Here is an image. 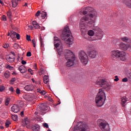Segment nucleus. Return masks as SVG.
<instances>
[{"label":"nucleus","instance_id":"nucleus-1","mask_svg":"<svg viewBox=\"0 0 131 131\" xmlns=\"http://www.w3.org/2000/svg\"><path fill=\"white\" fill-rule=\"evenodd\" d=\"M80 14L82 15H86L81 18L79 23L80 28L82 30H85L87 28L86 24L89 27H92V26L95 23V20L98 16V13L96 10L91 7H86L82 9L80 11ZM86 14H88L86 15Z\"/></svg>","mask_w":131,"mask_h":131},{"label":"nucleus","instance_id":"nucleus-2","mask_svg":"<svg viewBox=\"0 0 131 131\" xmlns=\"http://www.w3.org/2000/svg\"><path fill=\"white\" fill-rule=\"evenodd\" d=\"M93 30H89L88 33L89 36H94V35H95V37L93 39L88 37L87 38L88 40H90L91 41L94 40H101V39L103 38L104 35V32H103V30L98 27L94 28Z\"/></svg>","mask_w":131,"mask_h":131},{"label":"nucleus","instance_id":"nucleus-3","mask_svg":"<svg viewBox=\"0 0 131 131\" xmlns=\"http://www.w3.org/2000/svg\"><path fill=\"white\" fill-rule=\"evenodd\" d=\"M61 39H62V40H66V43L68 46H69V47L73 43V36H72V34H71L70 30H69V27L68 26L65 27L62 31Z\"/></svg>","mask_w":131,"mask_h":131},{"label":"nucleus","instance_id":"nucleus-4","mask_svg":"<svg viewBox=\"0 0 131 131\" xmlns=\"http://www.w3.org/2000/svg\"><path fill=\"white\" fill-rule=\"evenodd\" d=\"M64 57L66 60H68L66 64L67 67H71V66H73V65L77 63V60L76 57H75V55H74L73 52L69 50H65Z\"/></svg>","mask_w":131,"mask_h":131},{"label":"nucleus","instance_id":"nucleus-5","mask_svg":"<svg viewBox=\"0 0 131 131\" xmlns=\"http://www.w3.org/2000/svg\"><path fill=\"white\" fill-rule=\"evenodd\" d=\"M106 100V95L103 89H99L95 98V102L97 107H102L104 105V101Z\"/></svg>","mask_w":131,"mask_h":131},{"label":"nucleus","instance_id":"nucleus-6","mask_svg":"<svg viewBox=\"0 0 131 131\" xmlns=\"http://www.w3.org/2000/svg\"><path fill=\"white\" fill-rule=\"evenodd\" d=\"M111 58H116L121 61H125L126 60V54L124 52L119 50H114L111 52Z\"/></svg>","mask_w":131,"mask_h":131},{"label":"nucleus","instance_id":"nucleus-7","mask_svg":"<svg viewBox=\"0 0 131 131\" xmlns=\"http://www.w3.org/2000/svg\"><path fill=\"white\" fill-rule=\"evenodd\" d=\"M95 83L97 85L103 88V89H105L106 91H110V90H111V87L112 86L111 85V83H108L104 79L96 81Z\"/></svg>","mask_w":131,"mask_h":131},{"label":"nucleus","instance_id":"nucleus-8","mask_svg":"<svg viewBox=\"0 0 131 131\" xmlns=\"http://www.w3.org/2000/svg\"><path fill=\"white\" fill-rule=\"evenodd\" d=\"M97 124L101 130L102 131H110V127L108 122L104 120H98Z\"/></svg>","mask_w":131,"mask_h":131},{"label":"nucleus","instance_id":"nucleus-9","mask_svg":"<svg viewBox=\"0 0 131 131\" xmlns=\"http://www.w3.org/2000/svg\"><path fill=\"white\" fill-rule=\"evenodd\" d=\"M54 46L55 48H57V53L58 55H62V53L63 52L62 43L61 42V40L57 37H54ZM59 47L60 48H58Z\"/></svg>","mask_w":131,"mask_h":131},{"label":"nucleus","instance_id":"nucleus-10","mask_svg":"<svg viewBox=\"0 0 131 131\" xmlns=\"http://www.w3.org/2000/svg\"><path fill=\"white\" fill-rule=\"evenodd\" d=\"M79 58L83 65H86V64H88L89 57H88V55L85 52H84V51H81L79 52Z\"/></svg>","mask_w":131,"mask_h":131},{"label":"nucleus","instance_id":"nucleus-11","mask_svg":"<svg viewBox=\"0 0 131 131\" xmlns=\"http://www.w3.org/2000/svg\"><path fill=\"white\" fill-rule=\"evenodd\" d=\"M37 110L38 112H35V115H37L38 113L42 115V114L45 113V111H46V110H48V106H47L46 103H42L38 106Z\"/></svg>","mask_w":131,"mask_h":131},{"label":"nucleus","instance_id":"nucleus-12","mask_svg":"<svg viewBox=\"0 0 131 131\" xmlns=\"http://www.w3.org/2000/svg\"><path fill=\"white\" fill-rule=\"evenodd\" d=\"M119 48L120 50H122V51H127V49L130 48V45L129 44H125L123 42H121L119 45Z\"/></svg>","mask_w":131,"mask_h":131},{"label":"nucleus","instance_id":"nucleus-13","mask_svg":"<svg viewBox=\"0 0 131 131\" xmlns=\"http://www.w3.org/2000/svg\"><path fill=\"white\" fill-rule=\"evenodd\" d=\"M90 128V127L85 124H81L79 126V130H75V131H86Z\"/></svg>","mask_w":131,"mask_h":131},{"label":"nucleus","instance_id":"nucleus-14","mask_svg":"<svg viewBox=\"0 0 131 131\" xmlns=\"http://www.w3.org/2000/svg\"><path fill=\"white\" fill-rule=\"evenodd\" d=\"M97 51L95 50H92L88 52L89 56L90 58L92 59H94V58H96L97 56Z\"/></svg>","mask_w":131,"mask_h":131},{"label":"nucleus","instance_id":"nucleus-15","mask_svg":"<svg viewBox=\"0 0 131 131\" xmlns=\"http://www.w3.org/2000/svg\"><path fill=\"white\" fill-rule=\"evenodd\" d=\"M11 111L14 112V113H18L20 111V106L17 104H14L11 107Z\"/></svg>","mask_w":131,"mask_h":131},{"label":"nucleus","instance_id":"nucleus-16","mask_svg":"<svg viewBox=\"0 0 131 131\" xmlns=\"http://www.w3.org/2000/svg\"><path fill=\"white\" fill-rule=\"evenodd\" d=\"M25 90L26 91H27L28 92H31L32 91H34V86L32 84L27 85L25 87Z\"/></svg>","mask_w":131,"mask_h":131},{"label":"nucleus","instance_id":"nucleus-17","mask_svg":"<svg viewBox=\"0 0 131 131\" xmlns=\"http://www.w3.org/2000/svg\"><path fill=\"white\" fill-rule=\"evenodd\" d=\"M6 60L9 63H13L15 61V57L12 55H9L6 56Z\"/></svg>","mask_w":131,"mask_h":131},{"label":"nucleus","instance_id":"nucleus-18","mask_svg":"<svg viewBox=\"0 0 131 131\" xmlns=\"http://www.w3.org/2000/svg\"><path fill=\"white\" fill-rule=\"evenodd\" d=\"M29 123H30V121L28 118H26L24 120H23V124L24 125H26V127L28 128L29 127Z\"/></svg>","mask_w":131,"mask_h":131},{"label":"nucleus","instance_id":"nucleus-19","mask_svg":"<svg viewBox=\"0 0 131 131\" xmlns=\"http://www.w3.org/2000/svg\"><path fill=\"white\" fill-rule=\"evenodd\" d=\"M128 101V98L125 97H123L121 98V105L123 107H125V103L126 102Z\"/></svg>","mask_w":131,"mask_h":131},{"label":"nucleus","instance_id":"nucleus-20","mask_svg":"<svg viewBox=\"0 0 131 131\" xmlns=\"http://www.w3.org/2000/svg\"><path fill=\"white\" fill-rule=\"evenodd\" d=\"M18 70L21 73H25L27 71V69L23 66H21L18 68Z\"/></svg>","mask_w":131,"mask_h":131},{"label":"nucleus","instance_id":"nucleus-21","mask_svg":"<svg viewBox=\"0 0 131 131\" xmlns=\"http://www.w3.org/2000/svg\"><path fill=\"white\" fill-rule=\"evenodd\" d=\"M32 25L35 29H38L40 28V26H39L38 23H37V22H36V21H33Z\"/></svg>","mask_w":131,"mask_h":131},{"label":"nucleus","instance_id":"nucleus-22","mask_svg":"<svg viewBox=\"0 0 131 131\" xmlns=\"http://www.w3.org/2000/svg\"><path fill=\"white\" fill-rule=\"evenodd\" d=\"M32 128L33 131H39L40 127L39 125L35 124L32 126Z\"/></svg>","mask_w":131,"mask_h":131},{"label":"nucleus","instance_id":"nucleus-23","mask_svg":"<svg viewBox=\"0 0 131 131\" xmlns=\"http://www.w3.org/2000/svg\"><path fill=\"white\" fill-rule=\"evenodd\" d=\"M121 40L125 42H130V39L128 37H122L121 38Z\"/></svg>","mask_w":131,"mask_h":131},{"label":"nucleus","instance_id":"nucleus-24","mask_svg":"<svg viewBox=\"0 0 131 131\" xmlns=\"http://www.w3.org/2000/svg\"><path fill=\"white\" fill-rule=\"evenodd\" d=\"M21 0H12V4L13 8H16L18 5V2H20Z\"/></svg>","mask_w":131,"mask_h":131},{"label":"nucleus","instance_id":"nucleus-25","mask_svg":"<svg viewBox=\"0 0 131 131\" xmlns=\"http://www.w3.org/2000/svg\"><path fill=\"white\" fill-rule=\"evenodd\" d=\"M17 33L13 31H10V33H8V36H10L11 38H14Z\"/></svg>","mask_w":131,"mask_h":131},{"label":"nucleus","instance_id":"nucleus-26","mask_svg":"<svg viewBox=\"0 0 131 131\" xmlns=\"http://www.w3.org/2000/svg\"><path fill=\"white\" fill-rule=\"evenodd\" d=\"M43 80L44 83H45L46 84H48V83H49V76L45 75L43 77Z\"/></svg>","mask_w":131,"mask_h":131},{"label":"nucleus","instance_id":"nucleus-27","mask_svg":"<svg viewBox=\"0 0 131 131\" xmlns=\"http://www.w3.org/2000/svg\"><path fill=\"white\" fill-rule=\"evenodd\" d=\"M41 17L42 19H46V18H48V14L46 12L42 11L41 13Z\"/></svg>","mask_w":131,"mask_h":131},{"label":"nucleus","instance_id":"nucleus-28","mask_svg":"<svg viewBox=\"0 0 131 131\" xmlns=\"http://www.w3.org/2000/svg\"><path fill=\"white\" fill-rule=\"evenodd\" d=\"M39 41L40 43V47L43 48L45 47V44H43V38L41 36L39 37Z\"/></svg>","mask_w":131,"mask_h":131},{"label":"nucleus","instance_id":"nucleus-29","mask_svg":"<svg viewBox=\"0 0 131 131\" xmlns=\"http://www.w3.org/2000/svg\"><path fill=\"white\" fill-rule=\"evenodd\" d=\"M37 93H39L41 95H46L47 94V92L45 91H42L40 90V89H37Z\"/></svg>","mask_w":131,"mask_h":131},{"label":"nucleus","instance_id":"nucleus-30","mask_svg":"<svg viewBox=\"0 0 131 131\" xmlns=\"http://www.w3.org/2000/svg\"><path fill=\"white\" fill-rule=\"evenodd\" d=\"M10 101H11V98H7L5 100V105L6 106H8L9 104L10 103Z\"/></svg>","mask_w":131,"mask_h":131},{"label":"nucleus","instance_id":"nucleus-31","mask_svg":"<svg viewBox=\"0 0 131 131\" xmlns=\"http://www.w3.org/2000/svg\"><path fill=\"white\" fill-rule=\"evenodd\" d=\"M4 76H5V77H6V78H9V77H10V72L6 71L4 73Z\"/></svg>","mask_w":131,"mask_h":131},{"label":"nucleus","instance_id":"nucleus-32","mask_svg":"<svg viewBox=\"0 0 131 131\" xmlns=\"http://www.w3.org/2000/svg\"><path fill=\"white\" fill-rule=\"evenodd\" d=\"M12 119L14 121H16V120H17V119H18V116L16 115H13L12 116Z\"/></svg>","mask_w":131,"mask_h":131},{"label":"nucleus","instance_id":"nucleus-33","mask_svg":"<svg viewBox=\"0 0 131 131\" xmlns=\"http://www.w3.org/2000/svg\"><path fill=\"white\" fill-rule=\"evenodd\" d=\"M10 124H11V122L9 120L6 121L5 123L6 127H9V126H10Z\"/></svg>","mask_w":131,"mask_h":131},{"label":"nucleus","instance_id":"nucleus-34","mask_svg":"<svg viewBox=\"0 0 131 131\" xmlns=\"http://www.w3.org/2000/svg\"><path fill=\"white\" fill-rule=\"evenodd\" d=\"M16 80H17V79H16V78H12L10 80L11 84H14V82H15Z\"/></svg>","mask_w":131,"mask_h":131},{"label":"nucleus","instance_id":"nucleus-35","mask_svg":"<svg viewBox=\"0 0 131 131\" xmlns=\"http://www.w3.org/2000/svg\"><path fill=\"white\" fill-rule=\"evenodd\" d=\"M9 91L11 93H14V92H15V90H14V88L12 86L9 88Z\"/></svg>","mask_w":131,"mask_h":131},{"label":"nucleus","instance_id":"nucleus-36","mask_svg":"<svg viewBox=\"0 0 131 131\" xmlns=\"http://www.w3.org/2000/svg\"><path fill=\"white\" fill-rule=\"evenodd\" d=\"M19 47H20V46L19 45H18L17 43H15L14 45V49H15V50H17V49H18Z\"/></svg>","mask_w":131,"mask_h":131},{"label":"nucleus","instance_id":"nucleus-37","mask_svg":"<svg viewBox=\"0 0 131 131\" xmlns=\"http://www.w3.org/2000/svg\"><path fill=\"white\" fill-rule=\"evenodd\" d=\"M16 93L17 95H20V94L21 93V91H20V89H19V88L16 89Z\"/></svg>","mask_w":131,"mask_h":131},{"label":"nucleus","instance_id":"nucleus-38","mask_svg":"<svg viewBox=\"0 0 131 131\" xmlns=\"http://www.w3.org/2000/svg\"><path fill=\"white\" fill-rule=\"evenodd\" d=\"M43 126L44 127H46V128H49V124L47 123H43Z\"/></svg>","mask_w":131,"mask_h":131},{"label":"nucleus","instance_id":"nucleus-39","mask_svg":"<svg viewBox=\"0 0 131 131\" xmlns=\"http://www.w3.org/2000/svg\"><path fill=\"white\" fill-rule=\"evenodd\" d=\"M7 69H9V70H13V67L10 66V65H8L6 67Z\"/></svg>","mask_w":131,"mask_h":131},{"label":"nucleus","instance_id":"nucleus-40","mask_svg":"<svg viewBox=\"0 0 131 131\" xmlns=\"http://www.w3.org/2000/svg\"><path fill=\"white\" fill-rule=\"evenodd\" d=\"M127 6L128 8H130L131 9V0L128 2L127 4Z\"/></svg>","mask_w":131,"mask_h":131},{"label":"nucleus","instance_id":"nucleus-41","mask_svg":"<svg viewBox=\"0 0 131 131\" xmlns=\"http://www.w3.org/2000/svg\"><path fill=\"white\" fill-rule=\"evenodd\" d=\"M128 80L127 79V78H123L122 79V81L123 82H127V81H128Z\"/></svg>","mask_w":131,"mask_h":131},{"label":"nucleus","instance_id":"nucleus-42","mask_svg":"<svg viewBox=\"0 0 131 131\" xmlns=\"http://www.w3.org/2000/svg\"><path fill=\"white\" fill-rule=\"evenodd\" d=\"M3 91H5V86H0V92H3Z\"/></svg>","mask_w":131,"mask_h":131},{"label":"nucleus","instance_id":"nucleus-43","mask_svg":"<svg viewBox=\"0 0 131 131\" xmlns=\"http://www.w3.org/2000/svg\"><path fill=\"white\" fill-rule=\"evenodd\" d=\"M7 16L9 17V18H11L12 16V14L11 13V11H9L7 12Z\"/></svg>","mask_w":131,"mask_h":131},{"label":"nucleus","instance_id":"nucleus-44","mask_svg":"<svg viewBox=\"0 0 131 131\" xmlns=\"http://www.w3.org/2000/svg\"><path fill=\"white\" fill-rule=\"evenodd\" d=\"M32 43L33 45L34 48H35L36 47V42H35V39H33L32 40Z\"/></svg>","mask_w":131,"mask_h":131},{"label":"nucleus","instance_id":"nucleus-45","mask_svg":"<svg viewBox=\"0 0 131 131\" xmlns=\"http://www.w3.org/2000/svg\"><path fill=\"white\" fill-rule=\"evenodd\" d=\"M26 39L27 40H28V41H30V40H31L30 39V36L27 35Z\"/></svg>","mask_w":131,"mask_h":131},{"label":"nucleus","instance_id":"nucleus-46","mask_svg":"<svg viewBox=\"0 0 131 131\" xmlns=\"http://www.w3.org/2000/svg\"><path fill=\"white\" fill-rule=\"evenodd\" d=\"M28 71L31 73L32 75H33V71L31 69H29Z\"/></svg>","mask_w":131,"mask_h":131},{"label":"nucleus","instance_id":"nucleus-47","mask_svg":"<svg viewBox=\"0 0 131 131\" xmlns=\"http://www.w3.org/2000/svg\"><path fill=\"white\" fill-rule=\"evenodd\" d=\"M111 110L113 112H115L116 111V107L114 106L113 107H111Z\"/></svg>","mask_w":131,"mask_h":131},{"label":"nucleus","instance_id":"nucleus-48","mask_svg":"<svg viewBox=\"0 0 131 131\" xmlns=\"http://www.w3.org/2000/svg\"><path fill=\"white\" fill-rule=\"evenodd\" d=\"M3 48H4V49H7V48H9V44L8 43H6L3 46Z\"/></svg>","mask_w":131,"mask_h":131},{"label":"nucleus","instance_id":"nucleus-49","mask_svg":"<svg viewBox=\"0 0 131 131\" xmlns=\"http://www.w3.org/2000/svg\"><path fill=\"white\" fill-rule=\"evenodd\" d=\"M119 80V78H118V77L117 76H115V79H114V81H118Z\"/></svg>","mask_w":131,"mask_h":131},{"label":"nucleus","instance_id":"nucleus-50","mask_svg":"<svg viewBox=\"0 0 131 131\" xmlns=\"http://www.w3.org/2000/svg\"><path fill=\"white\" fill-rule=\"evenodd\" d=\"M16 35V38H17V39H20V34L16 33L15 34Z\"/></svg>","mask_w":131,"mask_h":131},{"label":"nucleus","instance_id":"nucleus-51","mask_svg":"<svg viewBox=\"0 0 131 131\" xmlns=\"http://www.w3.org/2000/svg\"><path fill=\"white\" fill-rule=\"evenodd\" d=\"M39 15H40V11H38L36 12V14H35V16H36V17H38V16H39Z\"/></svg>","mask_w":131,"mask_h":131},{"label":"nucleus","instance_id":"nucleus-52","mask_svg":"<svg viewBox=\"0 0 131 131\" xmlns=\"http://www.w3.org/2000/svg\"><path fill=\"white\" fill-rule=\"evenodd\" d=\"M2 20H3V21H6L7 20V17H6V16L3 15L2 16Z\"/></svg>","mask_w":131,"mask_h":131},{"label":"nucleus","instance_id":"nucleus-53","mask_svg":"<svg viewBox=\"0 0 131 131\" xmlns=\"http://www.w3.org/2000/svg\"><path fill=\"white\" fill-rule=\"evenodd\" d=\"M27 57H31V52H27Z\"/></svg>","mask_w":131,"mask_h":131},{"label":"nucleus","instance_id":"nucleus-54","mask_svg":"<svg viewBox=\"0 0 131 131\" xmlns=\"http://www.w3.org/2000/svg\"><path fill=\"white\" fill-rule=\"evenodd\" d=\"M47 99L49 100V101H50V102H53V99L51 98V96H49L48 97V99Z\"/></svg>","mask_w":131,"mask_h":131},{"label":"nucleus","instance_id":"nucleus-55","mask_svg":"<svg viewBox=\"0 0 131 131\" xmlns=\"http://www.w3.org/2000/svg\"><path fill=\"white\" fill-rule=\"evenodd\" d=\"M40 72H41V74H45V69H40Z\"/></svg>","mask_w":131,"mask_h":131},{"label":"nucleus","instance_id":"nucleus-56","mask_svg":"<svg viewBox=\"0 0 131 131\" xmlns=\"http://www.w3.org/2000/svg\"><path fill=\"white\" fill-rule=\"evenodd\" d=\"M34 69H35V70H37V65L36 64V63H34Z\"/></svg>","mask_w":131,"mask_h":131},{"label":"nucleus","instance_id":"nucleus-57","mask_svg":"<svg viewBox=\"0 0 131 131\" xmlns=\"http://www.w3.org/2000/svg\"><path fill=\"white\" fill-rule=\"evenodd\" d=\"M128 78L130 81H131V73L129 74L128 75Z\"/></svg>","mask_w":131,"mask_h":131},{"label":"nucleus","instance_id":"nucleus-58","mask_svg":"<svg viewBox=\"0 0 131 131\" xmlns=\"http://www.w3.org/2000/svg\"><path fill=\"white\" fill-rule=\"evenodd\" d=\"M27 63L26 61L25 60H21V64L23 65H25Z\"/></svg>","mask_w":131,"mask_h":131},{"label":"nucleus","instance_id":"nucleus-59","mask_svg":"<svg viewBox=\"0 0 131 131\" xmlns=\"http://www.w3.org/2000/svg\"><path fill=\"white\" fill-rule=\"evenodd\" d=\"M28 28L31 30H32L33 29V26L30 25L28 26Z\"/></svg>","mask_w":131,"mask_h":131},{"label":"nucleus","instance_id":"nucleus-60","mask_svg":"<svg viewBox=\"0 0 131 131\" xmlns=\"http://www.w3.org/2000/svg\"><path fill=\"white\" fill-rule=\"evenodd\" d=\"M23 115H24V112L22 111L20 113V116H23Z\"/></svg>","mask_w":131,"mask_h":131},{"label":"nucleus","instance_id":"nucleus-61","mask_svg":"<svg viewBox=\"0 0 131 131\" xmlns=\"http://www.w3.org/2000/svg\"><path fill=\"white\" fill-rule=\"evenodd\" d=\"M44 97H45V99H49V97L50 96H47V95H45Z\"/></svg>","mask_w":131,"mask_h":131},{"label":"nucleus","instance_id":"nucleus-62","mask_svg":"<svg viewBox=\"0 0 131 131\" xmlns=\"http://www.w3.org/2000/svg\"><path fill=\"white\" fill-rule=\"evenodd\" d=\"M11 54H12V55H12L13 57H15V53H14V52H11Z\"/></svg>","mask_w":131,"mask_h":131},{"label":"nucleus","instance_id":"nucleus-63","mask_svg":"<svg viewBox=\"0 0 131 131\" xmlns=\"http://www.w3.org/2000/svg\"><path fill=\"white\" fill-rule=\"evenodd\" d=\"M4 124V122L2 121V120L0 119V124Z\"/></svg>","mask_w":131,"mask_h":131},{"label":"nucleus","instance_id":"nucleus-64","mask_svg":"<svg viewBox=\"0 0 131 131\" xmlns=\"http://www.w3.org/2000/svg\"><path fill=\"white\" fill-rule=\"evenodd\" d=\"M0 4H1V5H4V2H3L2 0H0Z\"/></svg>","mask_w":131,"mask_h":131}]
</instances>
